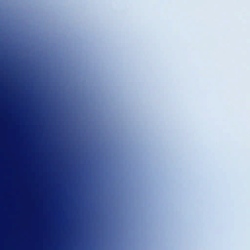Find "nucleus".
Masks as SVG:
<instances>
[{"mask_svg": "<svg viewBox=\"0 0 250 250\" xmlns=\"http://www.w3.org/2000/svg\"><path fill=\"white\" fill-rule=\"evenodd\" d=\"M33 102L32 99L30 96H16L9 95L0 97V104L4 105L27 104H31Z\"/></svg>", "mask_w": 250, "mask_h": 250, "instance_id": "nucleus-1", "label": "nucleus"}]
</instances>
